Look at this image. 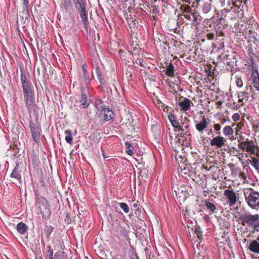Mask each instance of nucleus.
<instances>
[{"label": "nucleus", "mask_w": 259, "mask_h": 259, "mask_svg": "<svg viewBox=\"0 0 259 259\" xmlns=\"http://www.w3.org/2000/svg\"><path fill=\"white\" fill-rule=\"evenodd\" d=\"M238 219L242 226H246L252 228L251 233L259 232V214H252L249 211L244 212L239 214Z\"/></svg>", "instance_id": "1"}, {"label": "nucleus", "mask_w": 259, "mask_h": 259, "mask_svg": "<svg viewBox=\"0 0 259 259\" xmlns=\"http://www.w3.org/2000/svg\"><path fill=\"white\" fill-rule=\"evenodd\" d=\"M245 198L247 204L252 208L256 209L259 208V192L252 191L244 192Z\"/></svg>", "instance_id": "2"}, {"label": "nucleus", "mask_w": 259, "mask_h": 259, "mask_svg": "<svg viewBox=\"0 0 259 259\" xmlns=\"http://www.w3.org/2000/svg\"><path fill=\"white\" fill-rule=\"evenodd\" d=\"M37 207L43 217L48 218L51 214L49 205L46 199H41L37 203Z\"/></svg>", "instance_id": "3"}, {"label": "nucleus", "mask_w": 259, "mask_h": 259, "mask_svg": "<svg viewBox=\"0 0 259 259\" xmlns=\"http://www.w3.org/2000/svg\"><path fill=\"white\" fill-rule=\"evenodd\" d=\"M30 128L32 134V137L35 142H38L40 134V127L37 120H31L30 122Z\"/></svg>", "instance_id": "4"}, {"label": "nucleus", "mask_w": 259, "mask_h": 259, "mask_svg": "<svg viewBox=\"0 0 259 259\" xmlns=\"http://www.w3.org/2000/svg\"><path fill=\"white\" fill-rule=\"evenodd\" d=\"M23 93L26 107L29 108L33 104V92L32 88L30 87L23 88Z\"/></svg>", "instance_id": "5"}, {"label": "nucleus", "mask_w": 259, "mask_h": 259, "mask_svg": "<svg viewBox=\"0 0 259 259\" xmlns=\"http://www.w3.org/2000/svg\"><path fill=\"white\" fill-rule=\"evenodd\" d=\"M224 196L230 206H233L237 201L236 194L233 190L227 189L224 191Z\"/></svg>", "instance_id": "6"}, {"label": "nucleus", "mask_w": 259, "mask_h": 259, "mask_svg": "<svg viewBox=\"0 0 259 259\" xmlns=\"http://www.w3.org/2000/svg\"><path fill=\"white\" fill-rule=\"evenodd\" d=\"M99 116L103 121H107L113 117L114 113L111 110L104 108L101 110Z\"/></svg>", "instance_id": "7"}, {"label": "nucleus", "mask_w": 259, "mask_h": 259, "mask_svg": "<svg viewBox=\"0 0 259 259\" xmlns=\"http://www.w3.org/2000/svg\"><path fill=\"white\" fill-rule=\"evenodd\" d=\"M227 140L223 137L218 136L213 138L210 141V145L215 146L217 148H221L225 145Z\"/></svg>", "instance_id": "8"}, {"label": "nucleus", "mask_w": 259, "mask_h": 259, "mask_svg": "<svg viewBox=\"0 0 259 259\" xmlns=\"http://www.w3.org/2000/svg\"><path fill=\"white\" fill-rule=\"evenodd\" d=\"M176 195L180 198V200L184 201L187 198L188 193L185 187L180 186L175 190Z\"/></svg>", "instance_id": "9"}, {"label": "nucleus", "mask_w": 259, "mask_h": 259, "mask_svg": "<svg viewBox=\"0 0 259 259\" xmlns=\"http://www.w3.org/2000/svg\"><path fill=\"white\" fill-rule=\"evenodd\" d=\"M192 102L188 98L181 97L179 101V105L181 108V110L184 112L187 111L190 107Z\"/></svg>", "instance_id": "10"}, {"label": "nucleus", "mask_w": 259, "mask_h": 259, "mask_svg": "<svg viewBox=\"0 0 259 259\" xmlns=\"http://www.w3.org/2000/svg\"><path fill=\"white\" fill-rule=\"evenodd\" d=\"M189 127L190 124L188 121L183 122L182 123V125H180L179 131L181 132V134H183L185 136H190L191 133Z\"/></svg>", "instance_id": "11"}, {"label": "nucleus", "mask_w": 259, "mask_h": 259, "mask_svg": "<svg viewBox=\"0 0 259 259\" xmlns=\"http://www.w3.org/2000/svg\"><path fill=\"white\" fill-rule=\"evenodd\" d=\"M20 170H19V165L17 164L14 168L11 175V177L14 179V182H18L21 183V176L20 174Z\"/></svg>", "instance_id": "12"}, {"label": "nucleus", "mask_w": 259, "mask_h": 259, "mask_svg": "<svg viewBox=\"0 0 259 259\" xmlns=\"http://www.w3.org/2000/svg\"><path fill=\"white\" fill-rule=\"evenodd\" d=\"M248 249L252 252L259 254V241L257 239L251 242Z\"/></svg>", "instance_id": "13"}, {"label": "nucleus", "mask_w": 259, "mask_h": 259, "mask_svg": "<svg viewBox=\"0 0 259 259\" xmlns=\"http://www.w3.org/2000/svg\"><path fill=\"white\" fill-rule=\"evenodd\" d=\"M91 100L86 93H83L81 95L80 102L83 108H86L90 104Z\"/></svg>", "instance_id": "14"}, {"label": "nucleus", "mask_w": 259, "mask_h": 259, "mask_svg": "<svg viewBox=\"0 0 259 259\" xmlns=\"http://www.w3.org/2000/svg\"><path fill=\"white\" fill-rule=\"evenodd\" d=\"M245 148V151L249 154H255V145L253 141L246 139V147Z\"/></svg>", "instance_id": "15"}, {"label": "nucleus", "mask_w": 259, "mask_h": 259, "mask_svg": "<svg viewBox=\"0 0 259 259\" xmlns=\"http://www.w3.org/2000/svg\"><path fill=\"white\" fill-rule=\"evenodd\" d=\"M208 123L205 118L203 117L202 119L199 123H196L195 125L196 128L199 132L202 133L206 127L207 126Z\"/></svg>", "instance_id": "16"}, {"label": "nucleus", "mask_w": 259, "mask_h": 259, "mask_svg": "<svg viewBox=\"0 0 259 259\" xmlns=\"http://www.w3.org/2000/svg\"><path fill=\"white\" fill-rule=\"evenodd\" d=\"M234 131L232 127L230 125L225 126L223 128V133L226 137L229 138L230 139L233 140Z\"/></svg>", "instance_id": "17"}, {"label": "nucleus", "mask_w": 259, "mask_h": 259, "mask_svg": "<svg viewBox=\"0 0 259 259\" xmlns=\"http://www.w3.org/2000/svg\"><path fill=\"white\" fill-rule=\"evenodd\" d=\"M202 11L204 13H208L211 8V3L210 0H203Z\"/></svg>", "instance_id": "18"}, {"label": "nucleus", "mask_w": 259, "mask_h": 259, "mask_svg": "<svg viewBox=\"0 0 259 259\" xmlns=\"http://www.w3.org/2000/svg\"><path fill=\"white\" fill-rule=\"evenodd\" d=\"M27 226L23 223H19L16 227L17 231L20 234H24L27 230Z\"/></svg>", "instance_id": "19"}, {"label": "nucleus", "mask_w": 259, "mask_h": 259, "mask_svg": "<svg viewBox=\"0 0 259 259\" xmlns=\"http://www.w3.org/2000/svg\"><path fill=\"white\" fill-rule=\"evenodd\" d=\"M61 7L65 10V12H68L71 8L70 0H61Z\"/></svg>", "instance_id": "20"}, {"label": "nucleus", "mask_w": 259, "mask_h": 259, "mask_svg": "<svg viewBox=\"0 0 259 259\" xmlns=\"http://www.w3.org/2000/svg\"><path fill=\"white\" fill-rule=\"evenodd\" d=\"M249 161L251 165L259 172V159L255 157H251Z\"/></svg>", "instance_id": "21"}, {"label": "nucleus", "mask_w": 259, "mask_h": 259, "mask_svg": "<svg viewBox=\"0 0 259 259\" xmlns=\"http://www.w3.org/2000/svg\"><path fill=\"white\" fill-rule=\"evenodd\" d=\"M21 81L22 84L23 88L30 86L29 82L27 80L25 74L23 72H21Z\"/></svg>", "instance_id": "22"}, {"label": "nucleus", "mask_w": 259, "mask_h": 259, "mask_svg": "<svg viewBox=\"0 0 259 259\" xmlns=\"http://www.w3.org/2000/svg\"><path fill=\"white\" fill-rule=\"evenodd\" d=\"M166 74L168 76H172L174 74V65L170 62L167 66V67L165 71Z\"/></svg>", "instance_id": "23"}, {"label": "nucleus", "mask_w": 259, "mask_h": 259, "mask_svg": "<svg viewBox=\"0 0 259 259\" xmlns=\"http://www.w3.org/2000/svg\"><path fill=\"white\" fill-rule=\"evenodd\" d=\"M73 2L78 10L85 9V5L83 0H73Z\"/></svg>", "instance_id": "24"}, {"label": "nucleus", "mask_w": 259, "mask_h": 259, "mask_svg": "<svg viewBox=\"0 0 259 259\" xmlns=\"http://www.w3.org/2000/svg\"><path fill=\"white\" fill-rule=\"evenodd\" d=\"M66 134V136L65 137V139L66 141L69 144L72 143V132L70 130H66L65 132Z\"/></svg>", "instance_id": "25"}, {"label": "nucleus", "mask_w": 259, "mask_h": 259, "mask_svg": "<svg viewBox=\"0 0 259 259\" xmlns=\"http://www.w3.org/2000/svg\"><path fill=\"white\" fill-rule=\"evenodd\" d=\"M78 11L80 12V17L84 25H86L87 22V17L85 9H83V10H79Z\"/></svg>", "instance_id": "26"}, {"label": "nucleus", "mask_w": 259, "mask_h": 259, "mask_svg": "<svg viewBox=\"0 0 259 259\" xmlns=\"http://www.w3.org/2000/svg\"><path fill=\"white\" fill-rule=\"evenodd\" d=\"M205 206L208 209L213 212L216 210V207L213 203L210 202H205Z\"/></svg>", "instance_id": "27"}, {"label": "nucleus", "mask_w": 259, "mask_h": 259, "mask_svg": "<svg viewBox=\"0 0 259 259\" xmlns=\"http://www.w3.org/2000/svg\"><path fill=\"white\" fill-rule=\"evenodd\" d=\"M194 257L197 259H204V253L203 252H199L195 250L194 251Z\"/></svg>", "instance_id": "28"}, {"label": "nucleus", "mask_w": 259, "mask_h": 259, "mask_svg": "<svg viewBox=\"0 0 259 259\" xmlns=\"http://www.w3.org/2000/svg\"><path fill=\"white\" fill-rule=\"evenodd\" d=\"M257 68L256 64L252 61L251 62V63L248 66V69L252 71V72L257 71Z\"/></svg>", "instance_id": "29"}, {"label": "nucleus", "mask_w": 259, "mask_h": 259, "mask_svg": "<svg viewBox=\"0 0 259 259\" xmlns=\"http://www.w3.org/2000/svg\"><path fill=\"white\" fill-rule=\"evenodd\" d=\"M82 69L83 71V76L85 80H89L90 79V77L88 74V72L87 70L86 69V66L85 65H83L82 66Z\"/></svg>", "instance_id": "30"}, {"label": "nucleus", "mask_w": 259, "mask_h": 259, "mask_svg": "<svg viewBox=\"0 0 259 259\" xmlns=\"http://www.w3.org/2000/svg\"><path fill=\"white\" fill-rule=\"evenodd\" d=\"M180 9L183 11V12H185L187 13H189L191 11L190 7L188 5H182L180 7Z\"/></svg>", "instance_id": "31"}, {"label": "nucleus", "mask_w": 259, "mask_h": 259, "mask_svg": "<svg viewBox=\"0 0 259 259\" xmlns=\"http://www.w3.org/2000/svg\"><path fill=\"white\" fill-rule=\"evenodd\" d=\"M251 79L252 81H258L259 80V74L258 71H254L251 74Z\"/></svg>", "instance_id": "32"}, {"label": "nucleus", "mask_w": 259, "mask_h": 259, "mask_svg": "<svg viewBox=\"0 0 259 259\" xmlns=\"http://www.w3.org/2000/svg\"><path fill=\"white\" fill-rule=\"evenodd\" d=\"M238 97H242V98H244V100L245 101H247L248 100V98H249V94L248 93H246V92H240L239 94H238Z\"/></svg>", "instance_id": "33"}, {"label": "nucleus", "mask_w": 259, "mask_h": 259, "mask_svg": "<svg viewBox=\"0 0 259 259\" xmlns=\"http://www.w3.org/2000/svg\"><path fill=\"white\" fill-rule=\"evenodd\" d=\"M120 207L122 209V210L125 212L128 213L129 211V208L127 204L125 203H119Z\"/></svg>", "instance_id": "34"}, {"label": "nucleus", "mask_w": 259, "mask_h": 259, "mask_svg": "<svg viewBox=\"0 0 259 259\" xmlns=\"http://www.w3.org/2000/svg\"><path fill=\"white\" fill-rule=\"evenodd\" d=\"M96 74H97L98 78L100 80V82H101L102 80V75H103L102 73V71H101V70H100V68H99V67H96Z\"/></svg>", "instance_id": "35"}, {"label": "nucleus", "mask_w": 259, "mask_h": 259, "mask_svg": "<svg viewBox=\"0 0 259 259\" xmlns=\"http://www.w3.org/2000/svg\"><path fill=\"white\" fill-rule=\"evenodd\" d=\"M47 254L49 259H53V252L51 246H48L47 247Z\"/></svg>", "instance_id": "36"}, {"label": "nucleus", "mask_w": 259, "mask_h": 259, "mask_svg": "<svg viewBox=\"0 0 259 259\" xmlns=\"http://www.w3.org/2000/svg\"><path fill=\"white\" fill-rule=\"evenodd\" d=\"M102 101H101V99H98V100H96V102H95L96 106L99 110H101L103 108L102 106Z\"/></svg>", "instance_id": "37"}, {"label": "nucleus", "mask_w": 259, "mask_h": 259, "mask_svg": "<svg viewBox=\"0 0 259 259\" xmlns=\"http://www.w3.org/2000/svg\"><path fill=\"white\" fill-rule=\"evenodd\" d=\"M125 145H126V147L127 149V150H126V152L127 153L130 155H132L133 154V151L130 149L131 147V145L129 143H127V142H126L125 143Z\"/></svg>", "instance_id": "38"}, {"label": "nucleus", "mask_w": 259, "mask_h": 259, "mask_svg": "<svg viewBox=\"0 0 259 259\" xmlns=\"http://www.w3.org/2000/svg\"><path fill=\"white\" fill-rule=\"evenodd\" d=\"M245 147H246V140L245 141L241 142L238 144V147L243 150H246Z\"/></svg>", "instance_id": "39"}, {"label": "nucleus", "mask_w": 259, "mask_h": 259, "mask_svg": "<svg viewBox=\"0 0 259 259\" xmlns=\"http://www.w3.org/2000/svg\"><path fill=\"white\" fill-rule=\"evenodd\" d=\"M240 115L238 113H234L232 116V119L234 121H237L240 120Z\"/></svg>", "instance_id": "40"}, {"label": "nucleus", "mask_w": 259, "mask_h": 259, "mask_svg": "<svg viewBox=\"0 0 259 259\" xmlns=\"http://www.w3.org/2000/svg\"><path fill=\"white\" fill-rule=\"evenodd\" d=\"M170 122L175 128H179L180 125L176 119H172Z\"/></svg>", "instance_id": "41"}, {"label": "nucleus", "mask_w": 259, "mask_h": 259, "mask_svg": "<svg viewBox=\"0 0 259 259\" xmlns=\"http://www.w3.org/2000/svg\"><path fill=\"white\" fill-rule=\"evenodd\" d=\"M213 127L215 131L217 132V134L220 135V132H218L220 131L221 126L219 124H214Z\"/></svg>", "instance_id": "42"}, {"label": "nucleus", "mask_w": 259, "mask_h": 259, "mask_svg": "<svg viewBox=\"0 0 259 259\" xmlns=\"http://www.w3.org/2000/svg\"><path fill=\"white\" fill-rule=\"evenodd\" d=\"M195 233L197 235V237L199 238H200V237L201 236V233L200 232V229L199 228H197L195 229Z\"/></svg>", "instance_id": "43"}, {"label": "nucleus", "mask_w": 259, "mask_h": 259, "mask_svg": "<svg viewBox=\"0 0 259 259\" xmlns=\"http://www.w3.org/2000/svg\"><path fill=\"white\" fill-rule=\"evenodd\" d=\"M236 80L237 85L239 87H241L243 85V82H242V80L239 78H238Z\"/></svg>", "instance_id": "44"}, {"label": "nucleus", "mask_w": 259, "mask_h": 259, "mask_svg": "<svg viewBox=\"0 0 259 259\" xmlns=\"http://www.w3.org/2000/svg\"><path fill=\"white\" fill-rule=\"evenodd\" d=\"M254 84V87L256 89V90L259 91V80L258 81H254L253 82Z\"/></svg>", "instance_id": "45"}, {"label": "nucleus", "mask_w": 259, "mask_h": 259, "mask_svg": "<svg viewBox=\"0 0 259 259\" xmlns=\"http://www.w3.org/2000/svg\"><path fill=\"white\" fill-rule=\"evenodd\" d=\"M207 37L208 39H213L214 37V34L212 33H209L207 34Z\"/></svg>", "instance_id": "46"}, {"label": "nucleus", "mask_w": 259, "mask_h": 259, "mask_svg": "<svg viewBox=\"0 0 259 259\" xmlns=\"http://www.w3.org/2000/svg\"><path fill=\"white\" fill-rule=\"evenodd\" d=\"M168 117L170 120V121L171 122L172 121V119H176V117H175V116L174 115V114H170L168 116Z\"/></svg>", "instance_id": "47"}, {"label": "nucleus", "mask_w": 259, "mask_h": 259, "mask_svg": "<svg viewBox=\"0 0 259 259\" xmlns=\"http://www.w3.org/2000/svg\"><path fill=\"white\" fill-rule=\"evenodd\" d=\"M28 3H29L28 0H23V4H24V5L26 8H28Z\"/></svg>", "instance_id": "48"}, {"label": "nucleus", "mask_w": 259, "mask_h": 259, "mask_svg": "<svg viewBox=\"0 0 259 259\" xmlns=\"http://www.w3.org/2000/svg\"><path fill=\"white\" fill-rule=\"evenodd\" d=\"M238 98H239L238 102L239 103L242 102L244 101H245L244 100V98H242V97H238Z\"/></svg>", "instance_id": "49"}, {"label": "nucleus", "mask_w": 259, "mask_h": 259, "mask_svg": "<svg viewBox=\"0 0 259 259\" xmlns=\"http://www.w3.org/2000/svg\"><path fill=\"white\" fill-rule=\"evenodd\" d=\"M197 5H199L200 3L201 2L203 3V0H195Z\"/></svg>", "instance_id": "50"}, {"label": "nucleus", "mask_w": 259, "mask_h": 259, "mask_svg": "<svg viewBox=\"0 0 259 259\" xmlns=\"http://www.w3.org/2000/svg\"><path fill=\"white\" fill-rule=\"evenodd\" d=\"M81 94H83V93H86L85 92V89L83 87H82L81 88Z\"/></svg>", "instance_id": "51"}, {"label": "nucleus", "mask_w": 259, "mask_h": 259, "mask_svg": "<svg viewBox=\"0 0 259 259\" xmlns=\"http://www.w3.org/2000/svg\"><path fill=\"white\" fill-rule=\"evenodd\" d=\"M183 16H184L188 19H189L190 18V16L189 15H183Z\"/></svg>", "instance_id": "52"}, {"label": "nucleus", "mask_w": 259, "mask_h": 259, "mask_svg": "<svg viewBox=\"0 0 259 259\" xmlns=\"http://www.w3.org/2000/svg\"><path fill=\"white\" fill-rule=\"evenodd\" d=\"M251 97H252V99H253L255 98L256 96L254 94H252L251 95Z\"/></svg>", "instance_id": "53"}, {"label": "nucleus", "mask_w": 259, "mask_h": 259, "mask_svg": "<svg viewBox=\"0 0 259 259\" xmlns=\"http://www.w3.org/2000/svg\"><path fill=\"white\" fill-rule=\"evenodd\" d=\"M138 206V204L137 203H135L133 204V207H137Z\"/></svg>", "instance_id": "54"}, {"label": "nucleus", "mask_w": 259, "mask_h": 259, "mask_svg": "<svg viewBox=\"0 0 259 259\" xmlns=\"http://www.w3.org/2000/svg\"><path fill=\"white\" fill-rule=\"evenodd\" d=\"M139 64L141 66H144L143 63L141 62L140 60H139Z\"/></svg>", "instance_id": "55"}, {"label": "nucleus", "mask_w": 259, "mask_h": 259, "mask_svg": "<svg viewBox=\"0 0 259 259\" xmlns=\"http://www.w3.org/2000/svg\"><path fill=\"white\" fill-rule=\"evenodd\" d=\"M257 240H258V241H259V235L257 236Z\"/></svg>", "instance_id": "56"}, {"label": "nucleus", "mask_w": 259, "mask_h": 259, "mask_svg": "<svg viewBox=\"0 0 259 259\" xmlns=\"http://www.w3.org/2000/svg\"><path fill=\"white\" fill-rule=\"evenodd\" d=\"M40 259H42V258H41Z\"/></svg>", "instance_id": "57"}]
</instances>
